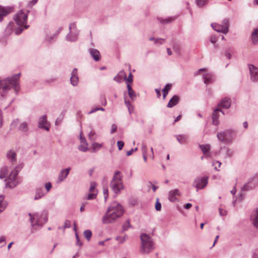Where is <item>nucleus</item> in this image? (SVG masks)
<instances>
[{
  "label": "nucleus",
  "instance_id": "obj_1",
  "mask_svg": "<svg viewBox=\"0 0 258 258\" xmlns=\"http://www.w3.org/2000/svg\"><path fill=\"white\" fill-rule=\"evenodd\" d=\"M123 212L122 206L120 204L114 202L107 208L102 217V223L105 224L113 223L123 215Z\"/></svg>",
  "mask_w": 258,
  "mask_h": 258
},
{
  "label": "nucleus",
  "instance_id": "obj_2",
  "mask_svg": "<svg viewBox=\"0 0 258 258\" xmlns=\"http://www.w3.org/2000/svg\"><path fill=\"white\" fill-rule=\"evenodd\" d=\"M20 73L14 75L11 78H8L4 80L0 81V89H2V96H5L4 93L7 92L11 88L13 87L16 93L17 94L20 90L18 83Z\"/></svg>",
  "mask_w": 258,
  "mask_h": 258
},
{
  "label": "nucleus",
  "instance_id": "obj_3",
  "mask_svg": "<svg viewBox=\"0 0 258 258\" xmlns=\"http://www.w3.org/2000/svg\"><path fill=\"white\" fill-rule=\"evenodd\" d=\"M28 12L29 11L25 12L21 10L14 15V20L17 26L15 28V33L16 35L20 34L24 29L29 27V25L26 24Z\"/></svg>",
  "mask_w": 258,
  "mask_h": 258
},
{
  "label": "nucleus",
  "instance_id": "obj_4",
  "mask_svg": "<svg viewBox=\"0 0 258 258\" xmlns=\"http://www.w3.org/2000/svg\"><path fill=\"white\" fill-rule=\"evenodd\" d=\"M122 177L120 171L117 170L114 172L110 183V186L116 194L120 193L124 188Z\"/></svg>",
  "mask_w": 258,
  "mask_h": 258
},
{
  "label": "nucleus",
  "instance_id": "obj_5",
  "mask_svg": "<svg viewBox=\"0 0 258 258\" xmlns=\"http://www.w3.org/2000/svg\"><path fill=\"white\" fill-rule=\"evenodd\" d=\"M22 168V165L19 164L10 172L7 178L5 180L6 187L13 188L18 184L17 176Z\"/></svg>",
  "mask_w": 258,
  "mask_h": 258
},
{
  "label": "nucleus",
  "instance_id": "obj_6",
  "mask_svg": "<svg viewBox=\"0 0 258 258\" xmlns=\"http://www.w3.org/2000/svg\"><path fill=\"white\" fill-rule=\"evenodd\" d=\"M141 247L140 252L148 253L154 249V243L152 239L147 234L143 233L140 235Z\"/></svg>",
  "mask_w": 258,
  "mask_h": 258
},
{
  "label": "nucleus",
  "instance_id": "obj_7",
  "mask_svg": "<svg viewBox=\"0 0 258 258\" xmlns=\"http://www.w3.org/2000/svg\"><path fill=\"white\" fill-rule=\"evenodd\" d=\"M234 132L231 130L218 133L217 137L219 141L225 144L231 143L234 137Z\"/></svg>",
  "mask_w": 258,
  "mask_h": 258
},
{
  "label": "nucleus",
  "instance_id": "obj_8",
  "mask_svg": "<svg viewBox=\"0 0 258 258\" xmlns=\"http://www.w3.org/2000/svg\"><path fill=\"white\" fill-rule=\"evenodd\" d=\"M69 32L66 36V40L73 42L77 40L79 31L77 29L76 25L75 23H71L69 27Z\"/></svg>",
  "mask_w": 258,
  "mask_h": 258
},
{
  "label": "nucleus",
  "instance_id": "obj_9",
  "mask_svg": "<svg viewBox=\"0 0 258 258\" xmlns=\"http://www.w3.org/2000/svg\"><path fill=\"white\" fill-rule=\"evenodd\" d=\"M47 221V213L43 211L41 213H35L34 226L35 225L42 226Z\"/></svg>",
  "mask_w": 258,
  "mask_h": 258
},
{
  "label": "nucleus",
  "instance_id": "obj_10",
  "mask_svg": "<svg viewBox=\"0 0 258 258\" xmlns=\"http://www.w3.org/2000/svg\"><path fill=\"white\" fill-rule=\"evenodd\" d=\"M208 177H197L196 178L193 183V186L196 187L198 191L199 189H203L206 187L208 184Z\"/></svg>",
  "mask_w": 258,
  "mask_h": 258
},
{
  "label": "nucleus",
  "instance_id": "obj_11",
  "mask_svg": "<svg viewBox=\"0 0 258 258\" xmlns=\"http://www.w3.org/2000/svg\"><path fill=\"white\" fill-rule=\"evenodd\" d=\"M250 80L253 82L258 81V68L255 67L253 64H248Z\"/></svg>",
  "mask_w": 258,
  "mask_h": 258
},
{
  "label": "nucleus",
  "instance_id": "obj_12",
  "mask_svg": "<svg viewBox=\"0 0 258 258\" xmlns=\"http://www.w3.org/2000/svg\"><path fill=\"white\" fill-rule=\"evenodd\" d=\"M38 126L39 128L49 131V124L47 121L46 115H44L39 118Z\"/></svg>",
  "mask_w": 258,
  "mask_h": 258
},
{
  "label": "nucleus",
  "instance_id": "obj_13",
  "mask_svg": "<svg viewBox=\"0 0 258 258\" xmlns=\"http://www.w3.org/2000/svg\"><path fill=\"white\" fill-rule=\"evenodd\" d=\"M219 112H221L223 114L224 112L220 108H217L214 110L212 113V124L217 125L219 123Z\"/></svg>",
  "mask_w": 258,
  "mask_h": 258
},
{
  "label": "nucleus",
  "instance_id": "obj_14",
  "mask_svg": "<svg viewBox=\"0 0 258 258\" xmlns=\"http://www.w3.org/2000/svg\"><path fill=\"white\" fill-rule=\"evenodd\" d=\"M211 26L215 31L218 32H222L226 34L228 32V26H223L217 24H212Z\"/></svg>",
  "mask_w": 258,
  "mask_h": 258
},
{
  "label": "nucleus",
  "instance_id": "obj_15",
  "mask_svg": "<svg viewBox=\"0 0 258 258\" xmlns=\"http://www.w3.org/2000/svg\"><path fill=\"white\" fill-rule=\"evenodd\" d=\"M7 159L11 162H14L17 160V153L13 149H10L6 153Z\"/></svg>",
  "mask_w": 258,
  "mask_h": 258
},
{
  "label": "nucleus",
  "instance_id": "obj_16",
  "mask_svg": "<svg viewBox=\"0 0 258 258\" xmlns=\"http://www.w3.org/2000/svg\"><path fill=\"white\" fill-rule=\"evenodd\" d=\"M231 104V99L227 97L223 98L218 104V106L225 109H228L230 107Z\"/></svg>",
  "mask_w": 258,
  "mask_h": 258
},
{
  "label": "nucleus",
  "instance_id": "obj_17",
  "mask_svg": "<svg viewBox=\"0 0 258 258\" xmlns=\"http://www.w3.org/2000/svg\"><path fill=\"white\" fill-rule=\"evenodd\" d=\"M77 69L75 68L72 72V76L70 78V81L71 84L75 86L78 84L79 78L77 75Z\"/></svg>",
  "mask_w": 258,
  "mask_h": 258
},
{
  "label": "nucleus",
  "instance_id": "obj_18",
  "mask_svg": "<svg viewBox=\"0 0 258 258\" xmlns=\"http://www.w3.org/2000/svg\"><path fill=\"white\" fill-rule=\"evenodd\" d=\"M89 52L90 55L95 61H98L100 60L101 55L100 52L97 49L94 48H90L89 49Z\"/></svg>",
  "mask_w": 258,
  "mask_h": 258
},
{
  "label": "nucleus",
  "instance_id": "obj_19",
  "mask_svg": "<svg viewBox=\"0 0 258 258\" xmlns=\"http://www.w3.org/2000/svg\"><path fill=\"white\" fill-rule=\"evenodd\" d=\"M45 193L42 187H37L35 189V194L34 197V200H38L43 197Z\"/></svg>",
  "mask_w": 258,
  "mask_h": 258
},
{
  "label": "nucleus",
  "instance_id": "obj_20",
  "mask_svg": "<svg viewBox=\"0 0 258 258\" xmlns=\"http://www.w3.org/2000/svg\"><path fill=\"white\" fill-rule=\"evenodd\" d=\"M180 98L177 95H174L169 100L167 105L168 108H172L176 105L179 102Z\"/></svg>",
  "mask_w": 258,
  "mask_h": 258
},
{
  "label": "nucleus",
  "instance_id": "obj_21",
  "mask_svg": "<svg viewBox=\"0 0 258 258\" xmlns=\"http://www.w3.org/2000/svg\"><path fill=\"white\" fill-rule=\"evenodd\" d=\"M221 150L223 152V156L225 159L232 157L234 154L233 150L225 147L221 148Z\"/></svg>",
  "mask_w": 258,
  "mask_h": 258
},
{
  "label": "nucleus",
  "instance_id": "obj_22",
  "mask_svg": "<svg viewBox=\"0 0 258 258\" xmlns=\"http://www.w3.org/2000/svg\"><path fill=\"white\" fill-rule=\"evenodd\" d=\"M251 220L254 227L258 229V208L253 211L251 216Z\"/></svg>",
  "mask_w": 258,
  "mask_h": 258
},
{
  "label": "nucleus",
  "instance_id": "obj_23",
  "mask_svg": "<svg viewBox=\"0 0 258 258\" xmlns=\"http://www.w3.org/2000/svg\"><path fill=\"white\" fill-rule=\"evenodd\" d=\"M255 183H253L252 181H249L245 183L241 188L243 191H247L253 189L255 186Z\"/></svg>",
  "mask_w": 258,
  "mask_h": 258
},
{
  "label": "nucleus",
  "instance_id": "obj_24",
  "mask_svg": "<svg viewBox=\"0 0 258 258\" xmlns=\"http://www.w3.org/2000/svg\"><path fill=\"white\" fill-rule=\"evenodd\" d=\"M158 20L160 22L161 24H165L171 23L177 19L176 16L168 17L166 19H162L161 18H158Z\"/></svg>",
  "mask_w": 258,
  "mask_h": 258
},
{
  "label": "nucleus",
  "instance_id": "obj_25",
  "mask_svg": "<svg viewBox=\"0 0 258 258\" xmlns=\"http://www.w3.org/2000/svg\"><path fill=\"white\" fill-rule=\"evenodd\" d=\"M18 131L21 132L26 133L28 131L27 122L23 121L20 123L18 126Z\"/></svg>",
  "mask_w": 258,
  "mask_h": 258
},
{
  "label": "nucleus",
  "instance_id": "obj_26",
  "mask_svg": "<svg viewBox=\"0 0 258 258\" xmlns=\"http://www.w3.org/2000/svg\"><path fill=\"white\" fill-rule=\"evenodd\" d=\"M176 138L177 140L180 144H185L188 138L187 136L185 135H176Z\"/></svg>",
  "mask_w": 258,
  "mask_h": 258
},
{
  "label": "nucleus",
  "instance_id": "obj_27",
  "mask_svg": "<svg viewBox=\"0 0 258 258\" xmlns=\"http://www.w3.org/2000/svg\"><path fill=\"white\" fill-rule=\"evenodd\" d=\"M127 88L128 90V94L131 98L132 100H134L136 97V95L134 91V90L132 89V87L131 85L129 84H127Z\"/></svg>",
  "mask_w": 258,
  "mask_h": 258
},
{
  "label": "nucleus",
  "instance_id": "obj_28",
  "mask_svg": "<svg viewBox=\"0 0 258 258\" xmlns=\"http://www.w3.org/2000/svg\"><path fill=\"white\" fill-rule=\"evenodd\" d=\"M9 170L7 166L3 167L0 170V179H3L7 177L8 175Z\"/></svg>",
  "mask_w": 258,
  "mask_h": 258
},
{
  "label": "nucleus",
  "instance_id": "obj_29",
  "mask_svg": "<svg viewBox=\"0 0 258 258\" xmlns=\"http://www.w3.org/2000/svg\"><path fill=\"white\" fill-rule=\"evenodd\" d=\"M200 148H201L203 153L205 155L208 156V154L210 150V146L209 145H200Z\"/></svg>",
  "mask_w": 258,
  "mask_h": 258
},
{
  "label": "nucleus",
  "instance_id": "obj_30",
  "mask_svg": "<svg viewBox=\"0 0 258 258\" xmlns=\"http://www.w3.org/2000/svg\"><path fill=\"white\" fill-rule=\"evenodd\" d=\"M171 85L170 84H166L162 90L163 99L164 100L168 93L169 91L171 89Z\"/></svg>",
  "mask_w": 258,
  "mask_h": 258
},
{
  "label": "nucleus",
  "instance_id": "obj_31",
  "mask_svg": "<svg viewBox=\"0 0 258 258\" xmlns=\"http://www.w3.org/2000/svg\"><path fill=\"white\" fill-rule=\"evenodd\" d=\"M252 40L254 44H258V29H256L252 33Z\"/></svg>",
  "mask_w": 258,
  "mask_h": 258
},
{
  "label": "nucleus",
  "instance_id": "obj_32",
  "mask_svg": "<svg viewBox=\"0 0 258 258\" xmlns=\"http://www.w3.org/2000/svg\"><path fill=\"white\" fill-rule=\"evenodd\" d=\"M4 195H0V213L3 212L7 206V204L4 202Z\"/></svg>",
  "mask_w": 258,
  "mask_h": 258
},
{
  "label": "nucleus",
  "instance_id": "obj_33",
  "mask_svg": "<svg viewBox=\"0 0 258 258\" xmlns=\"http://www.w3.org/2000/svg\"><path fill=\"white\" fill-rule=\"evenodd\" d=\"M172 45L174 51L178 54H179L180 51V46L179 44L175 41H173Z\"/></svg>",
  "mask_w": 258,
  "mask_h": 258
},
{
  "label": "nucleus",
  "instance_id": "obj_34",
  "mask_svg": "<svg viewBox=\"0 0 258 258\" xmlns=\"http://www.w3.org/2000/svg\"><path fill=\"white\" fill-rule=\"evenodd\" d=\"M8 14V12L7 11L6 9L0 6V22L3 20L4 17L7 16Z\"/></svg>",
  "mask_w": 258,
  "mask_h": 258
},
{
  "label": "nucleus",
  "instance_id": "obj_35",
  "mask_svg": "<svg viewBox=\"0 0 258 258\" xmlns=\"http://www.w3.org/2000/svg\"><path fill=\"white\" fill-rule=\"evenodd\" d=\"M83 234L84 236L87 239V240L88 241H90L92 235L91 231L90 230H86L84 231Z\"/></svg>",
  "mask_w": 258,
  "mask_h": 258
},
{
  "label": "nucleus",
  "instance_id": "obj_36",
  "mask_svg": "<svg viewBox=\"0 0 258 258\" xmlns=\"http://www.w3.org/2000/svg\"><path fill=\"white\" fill-rule=\"evenodd\" d=\"M203 78L204 80V83L207 85L212 82V77L209 75H204Z\"/></svg>",
  "mask_w": 258,
  "mask_h": 258
},
{
  "label": "nucleus",
  "instance_id": "obj_37",
  "mask_svg": "<svg viewBox=\"0 0 258 258\" xmlns=\"http://www.w3.org/2000/svg\"><path fill=\"white\" fill-rule=\"evenodd\" d=\"M64 173V169H62L60 172V174L58 176L57 180H56L57 183H59L63 180V179H64L63 173Z\"/></svg>",
  "mask_w": 258,
  "mask_h": 258
},
{
  "label": "nucleus",
  "instance_id": "obj_38",
  "mask_svg": "<svg viewBox=\"0 0 258 258\" xmlns=\"http://www.w3.org/2000/svg\"><path fill=\"white\" fill-rule=\"evenodd\" d=\"M197 6L199 7H202L206 5L208 0H196Z\"/></svg>",
  "mask_w": 258,
  "mask_h": 258
},
{
  "label": "nucleus",
  "instance_id": "obj_39",
  "mask_svg": "<svg viewBox=\"0 0 258 258\" xmlns=\"http://www.w3.org/2000/svg\"><path fill=\"white\" fill-rule=\"evenodd\" d=\"M14 24L13 22H10L6 28V32L8 34H10L12 32L13 27Z\"/></svg>",
  "mask_w": 258,
  "mask_h": 258
},
{
  "label": "nucleus",
  "instance_id": "obj_40",
  "mask_svg": "<svg viewBox=\"0 0 258 258\" xmlns=\"http://www.w3.org/2000/svg\"><path fill=\"white\" fill-rule=\"evenodd\" d=\"M131 226L130 220H127L122 226V231H126L129 228L131 227Z\"/></svg>",
  "mask_w": 258,
  "mask_h": 258
},
{
  "label": "nucleus",
  "instance_id": "obj_41",
  "mask_svg": "<svg viewBox=\"0 0 258 258\" xmlns=\"http://www.w3.org/2000/svg\"><path fill=\"white\" fill-rule=\"evenodd\" d=\"M168 199L170 201L173 202L176 201L177 200V198L174 195L169 191L168 194Z\"/></svg>",
  "mask_w": 258,
  "mask_h": 258
},
{
  "label": "nucleus",
  "instance_id": "obj_42",
  "mask_svg": "<svg viewBox=\"0 0 258 258\" xmlns=\"http://www.w3.org/2000/svg\"><path fill=\"white\" fill-rule=\"evenodd\" d=\"M155 209L157 211H160L161 209V204L159 201V199H157L155 204Z\"/></svg>",
  "mask_w": 258,
  "mask_h": 258
},
{
  "label": "nucleus",
  "instance_id": "obj_43",
  "mask_svg": "<svg viewBox=\"0 0 258 258\" xmlns=\"http://www.w3.org/2000/svg\"><path fill=\"white\" fill-rule=\"evenodd\" d=\"M95 134V132L94 131H92L89 133L88 137L91 141H94L96 140V138L94 137Z\"/></svg>",
  "mask_w": 258,
  "mask_h": 258
},
{
  "label": "nucleus",
  "instance_id": "obj_44",
  "mask_svg": "<svg viewBox=\"0 0 258 258\" xmlns=\"http://www.w3.org/2000/svg\"><path fill=\"white\" fill-rule=\"evenodd\" d=\"M96 183L94 181H92L90 183V187L89 188V191L91 192H93L96 188Z\"/></svg>",
  "mask_w": 258,
  "mask_h": 258
},
{
  "label": "nucleus",
  "instance_id": "obj_45",
  "mask_svg": "<svg viewBox=\"0 0 258 258\" xmlns=\"http://www.w3.org/2000/svg\"><path fill=\"white\" fill-rule=\"evenodd\" d=\"M103 195L104 197L105 201H106L107 198L108 197V190L107 186L103 187Z\"/></svg>",
  "mask_w": 258,
  "mask_h": 258
},
{
  "label": "nucleus",
  "instance_id": "obj_46",
  "mask_svg": "<svg viewBox=\"0 0 258 258\" xmlns=\"http://www.w3.org/2000/svg\"><path fill=\"white\" fill-rule=\"evenodd\" d=\"M29 216L30 218V222H31V226L32 227L34 226V219H35V214H31V213H29Z\"/></svg>",
  "mask_w": 258,
  "mask_h": 258
},
{
  "label": "nucleus",
  "instance_id": "obj_47",
  "mask_svg": "<svg viewBox=\"0 0 258 258\" xmlns=\"http://www.w3.org/2000/svg\"><path fill=\"white\" fill-rule=\"evenodd\" d=\"M63 115H60V116L58 117L56 121H55V125H59L62 121L63 120Z\"/></svg>",
  "mask_w": 258,
  "mask_h": 258
},
{
  "label": "nucleus",
  "instance_id": "obj_48",
  "mask_svg": "<svg viewBox=\"0 0 258 258\" xmlns=\"http://www.w3.org/2000/svg\"><path fill=\"white\" fill-rule=\"evenodd\" d=\"M44 186H45V188L46 190V192H48L50 190V189L52 187V184L51 183V182H46L45 185H44Z\"/></svg>",
  "mask_w": 258,
  "mask_h": 258
},
{
  "label": "nucleus",
  "instance_id": "obj_49",
  "mask_svg": "<svg viewBox=\"0 0 258 258\" xmlns=\"http://www.w3.org/2000/svg\"><path fill=\"white\" fill-rule=\"evenodd\" d=\"M96 195H97V194L90 193L88 195V196L87 197V199L88 200H91L94 199L96 198Z\"/></svg>",
  "mask_w": 258,
  "mask_h": 258
},
{
  "label": "nucleus",
  "instance_id": "obj_50",
  "mask_svg": "<svg viewBox=\"0 0 258 258\" xmlns=\"http://www.w3.org/2000/svg\"><path fill=\"white\" fill-rule=\"evenodd\" d=\"M124 142L121 141H118L117 142V145L119 150H122V149L123 148V147L124 146Z\"/></svg>",
  "mask_w": 258,
  "mask_h": 258
},
{
  "label": "nucleus",
  "instance_id": "obj_51",
  "mask_svg": "<svg viewBox=\"0 0 258 258\" xmlns=\"http://www.w3.org/2000/svg\"><path fill=\"white\" fill-rule=\"evenodd\" d=\"M105 109L103 107H96L93 109H92L89 112V114H91L92 113H94L98 110H101L104 111Z\"/></svg>",
  "mask_w": 258,
  "mask_h": 258
},
{
  "label": "nucleus",
  "instance_id": "obj_52",
  "mask_svg": "<svg viewBox=\"0 0 258 258\" xmlns=\"http://www.w3.org/2000/svg\"><path fill=\"white\" fill-rule=\"evenodd\" d=\"M165 42V39L162 38H155L154 41L155 44L159 43L160 44H163Z\"/></svg>",
  "mask_w": 258,
  "mask_h": 258
},
{
  "label": "nucleus",
  "instance_id": "obj_53",
  "mask_svg": "<svg viewBox=\"0 0 258 258\" xmlns=\"http://www.w3.org/2000/svg\"><path fill=\"white\" fill-rule=\"evenodd\" d=\"M142 154L145 153H147V147L146 144L144 143H142Z\"/></svg>",
  "mask_w": 258,
  "mask_h": 258
},
{
  "label": "nucleus",
  "instance_id": "obj_54",
  "mask_svg": "<svg viewBox=\"0 0 258 258\" xmlns=\"http://www.w3.org/2000/svg\"><path fill=\"white\" fill-rule=\"evenodd\" d=\"M19 123V120L18 119H16L14 120L11 123V127L13 128L16 127Z\"/></svg>",
  "mask_w": 258,
  "mask_h": 258
},
{
  "label": "nucleus",
  "instance_id": "obj_55",
  "mask_svg": "<svg viewBox=\"0 0 258 258\" xmlns=\"http://www.w3.org/2000/svg\"><path fill=\"white\" fill-rule=\"evenodd\" d=\"M19 123V120L18 119H16L14 120L11 123V127L13 128L16 127Z\"/></svg>",
  "mask_w": 258,
  "mask_h": 258
},
{
  "label": "nucleus",
  "instance_id": "obj_56",
  "mask_svg": "<svg viewBox=\"0 0 258 258\" xmlns=\"http://www.w3.org/2000/svg\"><path fill=\"white\" fill-rule=\"evenodd\" d=\"M219 214L221 216H225L227 214V211L225 210L219 208Z\"/></svg>",
  "mask_w": 258,
  "mask_h": 258
},
{
  "label": "nucleus",
  "instance_id": "obj_57",
  "mask_svg": "<svg viewBox=\"0 0 258 258\" xmlns=\"http://www.w3.org/2000/svg\"><path fill=\"white\" fill-rule=\"evenodd\" d=\"M79 149L83 152H86L87 151L88 148L86 146L83 145H81L79 146Z\"/></svg>",
  "mask_w": 258,
  "mask_h": 258
},
{
  "label": "nucleus",
  "instance_id": "obj_58",
  "mask_svg": "<svg viewBox=\"0 0 258 258\" xmlns=\"http://www.w3.org/2000/svg\"><path fill=\"white\" fill-rule=\"evenodd\" d=\"M92 146H93V148L94 150H96V149L98 150L101 147V145L98 144L97 143L95 142L92 144Z\"/></svg>",
  "mask_w": 258,
  "mask_h": 258
},
{
  "label": "nucleus",
  "instance_id": "obj_59",
  "mask_svg": "<svg viewBox=\"0 0 258 258\" xmlns=\"http://www.w3.org/2000/svg\"><path fill=\"white\" fill-rule=\"evenodd\" d=\"M133 81V76L132 73H130L127 78L126 79V81L128 83H132Z\"/></svg>",
  "mask_w": 258,
  "mask_h": 258
},
{
  "label": "nucleus",
  "instance_id": "obj_60",
  "mask_svg": "<svg viewBox=\"0 0 258 258\" xmlns=\"http://www.w3.org/2000/svg\"><path fill=\"white\" fill-rule=\"evenodd\" d=\"M172 194L176 196H180V192L178 189H175L173 190L170 191Z\"/></svg>",
  "mask_w": 258,
  "mask_h": 258
},
{
  "label": "nucleus",
  "instance_id": "obj_61",
  "mask_svg": "<svg viewBox=\"0 0 258 258\" xmlns=\"http://www.w3.org/2000/svg\"><path fill=\"white\" fill-rule=\"evenodd\" d=\"M210 40L211 43H215L217 40V38L215 36H211Z\"/></svg>",
  "mask_w": 258,
  "mask_h": 258
},
{
  "label": "nucleus",
  "instance_id": "obj_62",
  "mask_svg": "<svg viewBox=\"0 0 258 258\" xmlns=\"http://www.w3.org/2000/svg\"><path fill=\"white\" fill-rule=\"evenodd\" d=\"M117 130V126L115 124H113L111 125V133L113 134Z\"/></svg>",
  "mask_w": 258,
  "mask_h": 258
},
{
  "label": "nucleus",
  "instance_id": "obj_63",
  "mask_svg": "<svg viewBox=\"0 0 258 258\" xmlns=\"http://www.w3.org/2000/svg\"><path fill=\"white\" fill-rule=\"evenodd\" d=\"M80 141L82 143H86V140L85 138L83 137V133H81L80 134Z\"/></svg>",
  "mask_w": 258,
  "mask_h": 258
},
{
  "label": "nucleus",
  "instance_id": "obj_64",
  "mask_svg": "<svg viewBox=\"0 0 258 258\" xmlns=\"http://www.w3.org/2000/svg\"><path fill=\"white\" fill-rule=\"evenodd\" d=\"M156 94H157V96L158 98H160L161 97V92H160V89H155V90Z\"/></svg>",
  "mask_w": 258,
  "mask_h": 258
}]
</instances>
